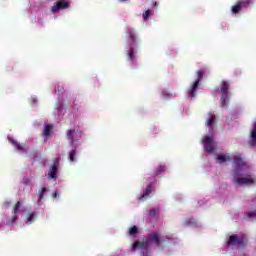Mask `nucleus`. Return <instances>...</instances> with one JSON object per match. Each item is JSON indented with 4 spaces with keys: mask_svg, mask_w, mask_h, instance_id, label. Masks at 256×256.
<instances>
[{
    "mask_svg": "<svg viewBox=\"0 0 256 256\" xmlns=\"http://www.w3.org/2000/svg\"><path fill=\"white\" fill-rule=\"evenodd\" d=\"M122 1H127V0H122Z\"/></svg>",
    "mask_w": 256,
    "mask_h": 256,
    "instance_id": "nucleus-31",
    "label": "nucleus"
},
{
    "mask_svg": "<svg viewBox=\"0 0 256 256\" xmlns=\"http://www.w3.org/2000/svg\"><path fill=\"white\" fill-rule=\"evenodd\" d=\"M19 209H21V202H20V201H18V202L15 204L14 208H13V213H14V215H17V212L19 211Z\"/></svg>",
    "mask_w": 256,
    "mask_h": 256,
    "instance_id": "nucleus-26",
    "label": "nucleus"
},
{
    "mask_svg": "<svg viewBox=\"0 0 256 256\" xmlns=\"http://www.w3.org/2000/svg\"><path fill=\"white\" fill-rule=\"evenodd\" d=\"M17 219H19V215L14 214L11 218H8L6 225H15V221H17Z\"/></svg>",
    "mask_w": 256,
    "mask_h": 256,
    "instance_id": "nucleus-21",
    "label": "nucleus"
},
{
    "mask_svg": "<svg viewBox=\"0 0 256 256\" xmlns=\"http://www.w3.org/2000/svg\"><path fill=\"white\" fill-rule=\"evenodd\" d=\"M206 123L208 127L210 128V131H213V125H215V114L208 113V119L206 120Z\"/></svg>",
    "mask_w": 256,
    "mask_h": 256,
    "instance_id": "nucleus-14",
    "label": "nucleus"
},
{
    "mask_svg": "<svg viewBox=\"0 0 256 256\" xmlns=\"http://www.w3.org/2000/svg\"><path fill=\"white\" fill-rule=\"evenodd\" d=\"M217 163H225L226 161H231V157L223 154H219L216 158Z\"/></svg>",
    "mask_w": 256,
    "mask_h": 256,
    "instance_id": "nucleus-15",
    "label": "nucleus"
},
{
    "mask_svg": "<svg viewBox=\"0 0 256 256\" xmlns=\"http://www.w3.org/2000/svg\"><path fill=\"white\" fill-rule=\"evenodd\" d=\"M52 197H53V198L59 197V194L57 193V191H55V192L52 194Z\"/></svg>",
    "mask_w": 256,
    "mask_h": 256,
    "instance_id": "nucleus-28",
    "label": "nucleus"
},
{
    "mask_svg": "<svg viewBox=\"0 0 256 256\" xmlns=\"http://www.w3.org/2000/svg\"><path fill=\"white\" fill-rule=\"evenodd\" d=\"M149 17H151V10H146V11L143 13V19H144V21H149Z\"/></svg>",
    "mask_w": 256,
    "mask_h": 256,
    "instance_id": "nucleus-25",
    "label": "nucleus"
},
{
    "mask_svg": "<svg viewBox=\"0 0 256 256\" xmlns=\"http://www.w3.org/2000/svg\"><path fill=\"white\" fill-rule=\"evenodd\" d=\"M79 131L73 130V129H68L66 132V137L68 141H70V145L73 147L77 141H79V138H76L77 134Z\"/></svg>",
    "mask_w": 256,
    "mask_h": 256,
    "instance_id": "nucleus-10",
    "label": "nucleus"
},
{
    "mask_svg": "<svg viewBox=\"0 0 256 256\" xmlns=\"http://www.w3.org/2000/svg\"><path fill=\"white\" fill-rule=\"evenodd\" d=\"M247 246V238L239 237L238 235H230L226 240V247H231V249H243Z\"/></svg>",
    "mask_w": 256,
    "mask_h": 256,
    "instance_id": "nucleus-2",
    "label": "nucleus"
},
{
    "mask_svg": "<svg viewBox=\"0 0 256 256\" xmlns=\"http://www.w3.org/2000/svg\"><path fill=\"white\" fill-rule=\"evenodd\" d=\"M51 131H53V124H47L44 127V131H43L44 137H49V135H51Z\"/></svg>",
    "mask_w": 256,
    "mask_h": 256,
    "instance_id": "nucleus-16",
    "label": "nucleus"
},
{
    "mask_svg": "<svg viewBox=\"0 0 256 256\" xmlns=\"http://www.w3.org/2000/svg\"><path fill=\"white\" fill-rule=\"evenodd\" d=\"M79 133H83L82 131H79Z\"/></svg>",
    "mask_w": 256,
    "mask_h": 256,
    "instance_id": "nucleus-30",
    "label": "nucleus"
},
{
    "mask_svg": "<svg viewBox=\"0 0 256 256\" xmlns=\"http://www.w3.org/2000/svg\"><path fill=\"white\" fill-rule=\"evenodd\" d=\"M59 161H61V158H55L53 160V165L50 167L48 177L49 179H57V169H59Z\"/></svg>",
    "mask_w": 256,
    "mask_h": 256,
    "instance_id": "nucleus-7",
    "label": "nucleus"
},
{
    "mask_svg": "<svg viewBox=\"0 0 256 256\" xmlns=\"http://www.w3.org/2000/svg\"><path fill=\"white\" fill-rule=\"evenodd\" d=\"M249 5H251V0H241L238 1L234 6H232V13L234 15H237V13L241 12V9H243L244 7H249Z\"/></svg>",
    "mask_w": 256,
    "mask_h": 256,
    "instance_id": "nucleus-6",
    "label": "nucleus"
},
{
    "mask_svg": "<svg viewBox=\"0 0 256 256\" xmlns=\"http://www.w3.org/2000/svg\"><path fill=\"white\" fill-rule=\"evenodd\" d=\"M10 143H12V145H14V147H16L18 151H25V146L19 144V142H17L16 140L11 139Z\"/></svg>",
    "mask_w": 256,
    "mask_h": 256,
    "instance_id": "nucleus-17",
    "label": "nucleus"
},
{
    "mask_svg": "<svg viewBox=\"0 0 256 256\" xmlns=\"http://www.w3.org/2000/svg\"><path fill=\"white\" fill-rule=\"evenodd\" d=\"M159 211H161L159 207L152 208V209L149 211L148 217H150L151 219H153V217H156V216L158 215Z\"/></svg>",
    "mask_w": 256,
    "mask_h": 256,
    "instance_id": "nucleus-19",
    "label": "nucleus"
},
{
    "mask_svg": "<svg viewBox=\"0 0 256 256\" xmlns=\"http://www.w3.org/2000/svg\"><path fill=\"white\" fill-rule=\"evenodd\" d=\"M35 219H37V213L32 212V213H30V214L28 215V218H27L26 223H27L28 225H31V223L35 222Z\"/></svg>",
    "mask_w": 256,
    "mask_h": 256,
    "instance_id": "nucleus-18",
    "label": "nucleus"
},
{
    "mask_svg": "<svg viewBox=\"0 0 256 256\" xmlns=\"http://www.w3.org/2000/svg\"><path fill=\"white\" fill-rule=\"evenodd\" d=\"M162 243L163 240H161L159 233L153 232L149 234L145 240L134 242L131 246V251H137V249H140V251H147L151 245H155V247L163 249Z\"/></svg>",
    "mask_w": 256,
    "mask_h": 256,
    "instance_id": "nucleus-1",
    "label": "nucleus"
},
{
    "mask_svg": "<svg viewBox=\"0 0 256 256\" xmlns=\"http://www.w3.org/2000/svg\"><path fill=\"white\" fill-rule=\"evenodd\" d=\"M163 171H165V166L159 165V166L155 169V171H154L155 177H158V175H161V173H163Z\"/></svg>",
    "mask_w": 256,
    "mask_h": 256,
    "instance_id": "nucleus-22",
    "label": "nucleus"
},
{
    "mask_svg": "<svg viewBox=\"0 0 256 256\" xmlns=\"http://www.w3.org/2000/svg\"><path fill=\"white\" fill-rule=\"evenodd\" d=\"M229 81L226 80H222L221 85H220V101H221V106L222 107H229V95H231V93L229 92Z\"/></svg>",
    "mask_w": 256,
    "mask_h": 256,
    "instance_id": "nucleus-3",
    "label": "nucleus"
},
{
    "mask_svg": "<svg viewBox=\"0 0 256 256\" xmlns=\"http://www.w3.org/2000/svg\"><path fill=\"white\" fill-rule=\"evenodd\" d=\"M154 7H157V2L154 3Z\"/></svg>",
    "mask_w": 256,
    "mask_h": 256,
    "instance_id": "nucleus-29",
    "label": "nucleus"
},
{
    "mask_svg": "<svg viewBox=\"0 0 256 256\" xmlns=\"http://www.w3.org/2000/svg\"><path fill=\"white\" fill-rule=\"evenodd\" d=\"M138 233V230H137V226H132L130 229H129V235L131 237H134V235H137Z\"/></svg>",
    "mask_w": 256,
    "mask_h": 256,
    "instance_id": "nucleus-24",
    "label": "nucleus"
},
{
    "mask_svg": "<svg viewBox=\"0 0 256 256\" xmlns=\"http://www.w3.org/2000/svg\"><path fill=\"white\" fill-rule=\"evenodd\" d=\"M63 9H69V2L60 0L52 6L51 11L52 13H57L58 11H61Z\"/></svg>",
    "mask_w": 256,
    "mask_h": 256,
    "instance_id": "nucleus-9",
    "label": "nucleus"
},
{
    "mask_svg": "<svg viewBox=\"0 0 256 256\" xmlns=\"http://www.w3.org/2000/svg\"><path fill=\"white\" fill-rule=\"evenodd\" d=\"M45 193H47V188L43 187L39 193L38 203L43 201V197H45Z\"/></svg>",
    "mask_w": 256,
    "mask_h": 256,
    "instance_id": "nucleus-23",
    "label": "nucleus"
},
{
    "mask_svg": "<svg viewBox=\"0 0 256 256\" xmlns=\"http://www.w3.org/2000/svg\"><path fill=\"white\" fill-rule=\"evenodd\" d=\"M128 35L130 45L128 59H130V61H135V49H133V45H137V33L135 32V29L132 28L128 30Z\"/></svg>",
    "mask_w": 256,
    "mask_h": 256,
    "instance_id": "nucleus-4",
    "label": "nucleus"
},
{
    "mask_svg": "<svg viewBox=\"0 0 256 256\" xmlns=\"http://www.w3.org/2000/svg\"><path fill=\"white\" fill-rule=\"evenodd\" d=\"M201 79H203V70H199L197 72V80L193 83L191 88L188 90V96L190 99L195 98V95H197V87L201 85Z\"/></svg>",
    "mask_w": 256,
    "mask_h": 256,
    "instance_id": "nucleus-5",
    "label": "nucleus"
},
{
    "mask_svg": "<svg viewBox=\"0 0 256 256\" xmlns=\"http://www.w3.org/2000/svg\"><path fill=\"white\" fill-rule=\"evenodd\" d=\"M75 155H77V147H74V148L69 152V156H68L69 161H71V162L75 161Z\"/></svg>",
    "mask_w": 256,
    "mask_h": 256,
    "instance_id": "nucleus-20",
    "label": "nucleus"
},
{
    "mask_svg": "<svg viewBox=\"0 0 256 256\" xmlns=\"http://www.w3.org/2000/svg\"><path fill=\"white\" fill-rule=\"evenodd\" d=\"M248 217H256V210L254 212L247 213Z\"/></svg>",
    "mask_w": 256,
    "mask_h": 256,
    "instance_id": "nucleus-27",
    "label": "nucleus"
},
{
    "mask_svg": "<svg viewBox=\"0 0 256 256\" xmlns=\"http://www.w3.org/2000/svg\"><path fill=\"white\" fill-rule=\"evenodd\" d=\"M233 163L237 167H247V163L245 162V160L243 159V156L241 155L234 156Z\"/></svg>",
    "mask_w": 256,
    "mask_h": 256,
    "instance_id": "nucleus-13",
    "label": "nucleus"
},
{
    "mask_svg": "<svg viewBox=\"0 0 256 256\" xmlns=\"http://www.w3.org/2000/svg\"><path fill=\"white\" fill-rule=\"evenodd\" d=\"M233 183H237L238 185H256V179H253L251 176L239 177L235 178Z\"/></svg>",
    "mask_w": 256,
    "mask_h": 256,
    "instance_id": "nucleus-8",
    "label": "nucleus"
},
{
    "mask_svg": "<svg viewBox=\"0 0 256 256\" xmlns=\"http://www.w3.org/2000/svg\"><path fill=\"white\" fill-rule=\"evenodd\" d=\"M204 143V149L207 151V153H213L215 151V147H213V138L206 136V138L203 140Z\"/></svg>",
    "mask_w": 256,
    "mask_h": 256,
    "instance_id": "nucleus-11",
    "label": "nucleus"
},
{
    "mask_svg": "<svg viewBox=\"0 0 256 256\" xmlns=\"http://www.w3.org/2000/svg\"><path fill=\"white\" fill-rule=\"evenodd\" d=\"M157 183V180H153L145 189L144 193L142 194V199L145 200L151 193H153V187Z\"/></svg>",
    "mask_w": 256,
    "mask_h": 256,
    "instance_id": "nucleus-12",
    "label": "nucleus"
}]
</instances>
